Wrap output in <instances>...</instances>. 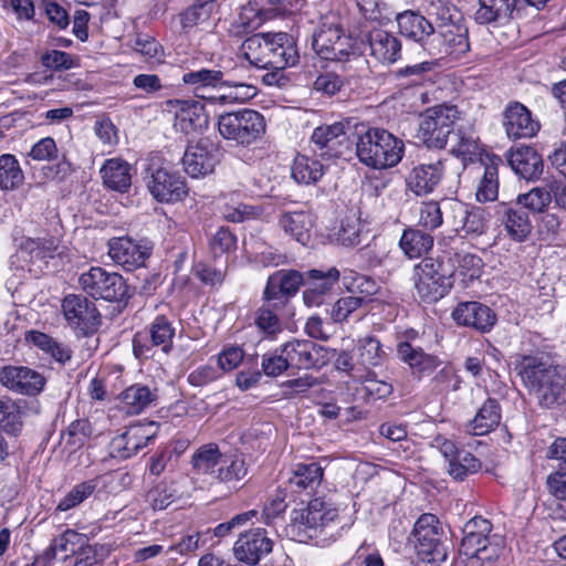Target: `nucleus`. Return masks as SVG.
Wrapping results in <instances>:
<instances>
[{
	"mask_svg": "<svg viewBox=\"0 0 566 566\" xmlns=\"http://www.w3.org/2000/svg\"><path fill=\"white\" fill-rule=\"evenodd\" d=\"M514 364L523 385L541 408L557 409L566 405V367L548 361L543 355H517Z\"/></svg>",
	"mask_w": 566,
	"mask_h": 566,
	"instance_id": "f257e3e1",
	"label": "nucleus"
},
{
	"mask_svg": "<svg viewBox=\"0 0 566 566\" xmlns=\"http://www.w3.org/2000/svg\"><path fill=\"white\" fill-rule=\"evenodd\" d=\"M356 155L361 164L377 170L396 167L405 154L403 142L387 129L368 127L357 133Z\"/></svg>",
	"mask_w": 566,
	"mask_h": 566,
	"instance_id": "f03ea898",
	"label": "nucleus"
},
{
	"mask_svg": "<svg viewBox=\"0 0 566 566\" xmlns=\"http://www.w3.org/2000/svg\"><path fill=\"white\" fill-rule=\"evenodd\" d=\"M413 546L418 559L430 566H439L448 557V545L442 523L431 514H421L412 530Z\"/></svg>",
	"mask_w": 566,
	"mask_h": 566,
	"instance_id": "7ed1b4c3",
	"label": "nucleus"
},
{
	"mask_svg": "<svg viewBox=\"0 0 566 566\" xmlns=\"http://www.w3.org/2000/svg\"><path fill=\"white\" fill-rule=\"evenodd\" d=\"M313 51L322 59L333 62H364L354 50L353 39L345 34L336 22L322 20L311 39Z\"/></svg>",
	"mask_w": 566,
	"mask_h": 566,
	"instance_id": "20e7f679",
	"label": "nucleus"
},
{
	"mask_svg": "<svg viewBox=\"0 0 566 566\" xmlns=\"http://www.w3.org/2000/svg\"><path fill=\"white\" fill-rule=\"evenodd\" d=\"M454 271L440 259L424 258L415 268V289L427 303L442 298L453 285Z\"/></svg>",
	"mask_w": 566,
	"mask_h": 566,
	"instance_id": "39448f33",
	"label": "nucleus"
},
{
	"mask_svg": "<svg viewBox=\"0 0 566 566\" xmlns=\"http://www.w3.org/2000/svg\"><path fill=\"white\" fill-rule=\"evenodd\" d=\"M218 130L230 142L249 146L265 133V120L261 113L251 108H241L218 116Z\"/></svg>",
	"mask_w": 566,
	"mask_h": 566,
	"instance_id": "423d86ee",
	"label": "nucleus"
},
{
	"mask_svg": "<svg viewBox=\"0 0 566 566\" xmlns=\"http://www.w3.org/2000/svg\"><path fill=\"white\" fill-rule=\"evenodd\" d=\"M492 524L489 520L474 516L464 524L460 552L470 559L492 562L502 551L500 537L491 535Z\"/></svg>",
	"mask_w": 566,
	"mask_h": 566,
	"instance_id": "0eeeda50",
	"label": "nucleus"
},
{
	"mask_svg": "<svg viewBox=\"0 0 566 566\" xmlns=\"http://www.w3.org/2000/svg\"><path fill=\"white\" fill-rule=\"evenodd\" d=\"M78 283L82 290L94 300L122 302L128 296V286L123 276L101 266H93L82 273Z\"/></svg>",
	"mask_w": 566,
	"mask_h": 566,
	"instance_id": "6e6552de",
	"label": "nucleus"
},
{
	"mask_svg": "<svg viewBox=\"0 0 566 566\" xmlns=\"http://www.w3.org/2000/svg\"><path fill=\"white\" fill-rule=\"evenodd\" d=\"M457 115L453 105H438L427 109L419 124L418 138L429 148H443L453 130Z\"/></svg>",
	"mask_w": 566,
	"mask_h": 566,
	"instance_id": "1a4fd4ad",
	"label": "nucleus"
},
{
	"mask_svg": "<svg viewBox=\"0 0 566 566\" xmlns=\"http://www.w3.org/2000/svg\"><path fill=\"white\" fill-rule=\"evenodd\" d=\"M61 308L67 326L76 336L92 335L101 325L102 317L95 303L85 296L69 294L62 300Z\"/></svg>",
	"mask_w": 566,
	"mask_h": 566,
	"instance_id": "9d476101",
	"label": "nucleus"
},
{
	"mask_svg": "<svg viewBox=\"0 0 566 566\" xmlns=\"http://www.w3.org/2000/svg\"><path fill=\"white\" fill-rule=\"evenodd\" d=\"M176 334L174 321L164 314L157 315L144 332H138L133 338V353L137 358L151 356L153 347H160L169 353Z\"/></svg>",
	"mask_w": 566,
	"mask_h": 566,
	"instance_id": "9b49d317",
	"label": "nucleus"
},
{
	"mask_svg": "<svg viewBox=\"0 0 566 566\" xmlns=\"http://www.w3.org/2000/svg\"><path fill=\"white\" fill-rule=\"evenodd\" d=\"M145 181L150 195L159 202H178L188 192L184 178L164 167L149 165L145 170Z\"/></svg>",
	"mask_w": 566,
	"mask_h": 566,
	"instance_id": "f8f14e48",
	"label": "nucleus"
},
{
	"mask_svg": "<svg viewBox=\"0 0 566 566\" xmlns=\"http://www.w3.org/2000/svg\"><path fill=\"white\" fill-rule=\"evenodd\" d=\"M446 218L453 230L461 237L483 234L486 220L484 210L479 207H470L464 202L448 198L442 200Z\"/></svg>",
	"mask_w": 566,
	"mask_h": 566,
	"instance_id": "ddd939ff",
	"label": "nucleus"
},
{
	"mask_svg": "<svg viewBox=\"0 0 566 566\" xmlns=\"http://www.w3.org/2000/svg\"><path fill=\"white\" fill-rule=\"evenodd\" d=\"M470 50L468 29L458 23L439 25L438 31L428 42V54L431 56H451L459 59Z\"/></svg>",
	"mask_w": 566,
	"mask_h": 566,
	"instance_id": "4468645a",
	"label": "nucleus"
},
{
	"mask_svg": "<svg viewBox=\"0 0 566 566\" xmlns=\"http://www.w3.org/2000/svg\"><path fill=\"white\" fill-rule=\"evenodd\" d=\"M306 282L305 273L296 270H279L268 277L263 291V300L272 303L275 308L283 307L290 298L296 295L301 285Z\"/></svg>",
	"mask_w": 566,
	"mask_h": 566,
	"instance_id": "2eb2a0df",
	"label": "nucleus"
},
{
	"mask_svg": "<svg viewBox=\"0 0 566 566\" xmlns=\"http://www.w3.org/2000/svg\"><path fill=\"white\" fill-rule=\"evenodd\" d=\"M290 368H321L329 360L328 349L307 339H293L281 346Z\"/></svg>",
	"mask_w": 566,
	"mask_h": 566,
	"instance_id": "dca6fc26",
	"label": "nucleus"
},
{
	"mask_svg": "<svg viewBox=\"0 0 566 566\" xmlns=\"http://www.w3.org/2000/svg\"><path fill=\"white\" fill-rule=\"evenodd\" d=\"M156 434V423H134L113 438L111 454L119 459H128L145 448Z\"/></svg>",
	"mask_w": 566,
	"mask_h": 566,
	"instance_id": "f3484780",
	"label": "nucleus"
},
{
	"mask_svg": "<svg viewBox=\"0 0 566 566\" xmlns=\"http://www.w3.org/2000/svg\"><path fill=\"white\" fill-rule=\"evenodd\" d=\"M45 382L42 374L27 366L8 365L0 370V384L20 395L35 396L44 389Z\"/></svg>",
	"mask_w": 566,
	"mask_h": 566,
	"instance_id": "a211bd4d",
	"label": "nucleus"
},
{
	"mask_svg": "<svg viewBox=\"0 0 566 566\" xmlns=\"http://www.w3.org/2000/svg\"><path fill=\"white\" fill-rule=\"evenodd\" d=\"M272 549L273 541L268 536L266 531L260 527L240 534L233 546L237 559L248 565H256Z\"/></svg>",
	"mask_w": 566,
	"mask_h": 566,
	"instance_id": "6ab92c4d",
	"label": "nucleus"
},
{
	"mask_svg": "<svg viewBox=\"0 0 566 566\" xmlns=\"http://www.w3.org/2000/svg\"><path fill=\"white\" fill-rule=\"evenodd\" d=\"M108 255L124 270L134 271L145 265L150 248L130 238H113L108 241Z\"/></svg>",
	"mask_w": 566,
	"mask_h": 566,
	"instance_id": "aec40b11",
	"label": "nucleus"
},
{
	"mask_svg": "<svg viewBox=\"0 0 566 566\" xmlns=\"http://www.w3.org/2000/svg\"><path fill=\"white\" fill-rule=\"evenodd\" d=\"M218 163V150L208 138L189 145L182 157L185 171L192 178L211 174Z\"/></svg>",
	"mask_w": 566,
	"mask_h": 566,
	"instance_id": "412c9836",
	"label": "nucleus"
},
{
	"mask_svg": "<svg viewBox=\"0 0 566 566\" xmlns=\"http://www.w3.org/2000/svg\"><path fill=\"white\" fill-rule=\"evenodd\" d=\"M446 159L415 166L406 177V187L418 197L432 193L443 179Z\"/></svg>",
	"mask_w": 566,
	"mask_h": 566,
	"instance_id": "4be33fe9",
	"label": "nucleus"
},
{
	"mask_svg": "<svg viewBox=\"0 0 566 566\" xmlns=\"http://www.w3.org/2000/svg\"><path fill=\"white\" fill-rule=\"evenodd\" d=\"M503 127L509 138H532L541 128L531 111L520 102H511L503 112Z\"/></svg>",
	"mask_w": 566,
	"mask_h": 566,
	"instance_id": "5701e85b",
	"label": "nucleus"
},
{
	"mask_svg": "<svg viewBox=\"0 0 566 566\" xmlns=\"http://www.w3.org/2000/svg\"><path fill=\"white\" fill-rule=\"evenodd\" d=\"M305 275L306 289L303 292V301L307 306L322 305L340 277V273L336 268H331L327 271L314 269L307 271Z\"/></svg>",
	"mask_w": 566,
	"mask_h": 566,
	"instance_id": "b1692460",
	"label": "nucleus"
},
{
	"mask_svg": "<svg viewBox=\"0 0 566 566\" xmlns=\"http://www.w3.org/2000/svg\"><path fill=\"white\" fill-rule=\"evenodd\" d=\"M452 318L459 324L472 327L481 333L492 329L497 318L496 314L480 302H462L452 312Z\"/></svg>",
	"mask_w": 566,
	"mask_h": 566,
	"instance_id": "393cba45",
	"label": "nucleus"
},
{
	"mask_svg": "<svg viewBox=\"0 0 566 566\" xmlns=\"http://www.w3.org/2000/svg\"><path fill=\"white\" fill-rule=\"evenodd\" d=\"M311 140L321 151V156L339 157L342 146L347 142L346 125L343 123L321 125L313 130Z\"/></svg>",
	"mask_w": 566,
	"mask_h": 566,
	"instance_id": "a878e982",
	"label": "nucleus"
},
{
	"mask_svg": "<svg viewBox=\"0 0 566 566\" xmlns=\"http://www.w3.org/2000/svg\"><path fill=\"white\" fill-rule=\"evenodd\" d=\"M397 23L402 36L419 43L428 52V42L436 30L422 14L407 10L397 15Z\"/></svg>",
	"mask_w": 566,
	"mask_h": 566,
	"instance_id": "bb28decb",
	"label": "nucleus"
},
{
	"mask_svg": "<svg viewBox=\"0 0 566 566\" xmlns=\"http://www.w3.org/2000/svg\"><path fill=\"white\" fill-rule=\"evenodd\" d=\"M507 161L516 175L530 181L539 179L544 170L542 156L530 146L512 149Z\"/></svg>",
	"mask_w": 566,
	"mask_h": 566,
	"instance_id": "cd10ccee",
	"label": "nucleus"
},
{
	"mask_svg": "<svg viewBox=\"0 0 566 566\" xmlns=\"http://www.w3.org/2000/svg\"><path fill=\"white\" fill-rule=\"evenodd\" d=\"M294 513L295 522L314 530L328 527L338 517L337 507L322 499L310 501L306 509Z\"/></svg>",
	"mask_w": 566,
	"mask_h": 566,
	"instance_id": "c85d7f7f",
	"label": "nucleus"
},
{
	"mask_svg": "<svg viewBox=\"0 0 566 566\" xmlns=\"http://www.w3.org/2000/svg\"><path fill=\"white\" fill-rule=\"evenodd\" d=\"M370 54L384 64H392L401 56V42L394 34L382 29H373L368 33Z\"/></svg>",
	"mask_w": 566,
	"mask_h": 566,
	"instance_id": "c756f323",
	"label": "nucleus"
},
{
	"mask_svg": "<svg viewBox=\"0 0 566 566\" xmlns=\"http://www.w3.org/2000/svg\"><path fill=\"white\" fill-rule=\"evenodd\" d=\"M268 39L271 50L276 57H272V70H285L295 66L300 61V53L293 35L286 32H269Z\"/></svg>",
	"mask_w": 566,
	"mask_h": 566,
	"instance_id": "7c9ffc66",
	"label": "nucleus"
},
{
	"mask_svg": "<svg viewBox=\"0 0 566 566\" xmlns=\"http://www.w3.org/2000/svg\"><path fill=\"white\" fill-rule=\"evenodd\" d=\"M268 35L269 32L258 33L242 43L241 50L244 59L256 69L272 70V57H276L275 54H272L273 44H270Z\"/></svg>",
	"mask_w": 566,
	"mask_h": 566,
	"instance_id": "2f4dec72",
	"label": "nucleus"
},
{
	"mask_svg": "<svg viewBox=\"0 0 566 566\" xmlns=\"http://www.w3.org/2000/svg\"><path fill=\"white\" fill-rule=\"evenodd\" d=\"M228 73L221 70H209L200 69L197 71H190L182 74V82L186 85L192 87L197 96L205 97L199 92L207 87H219V86H245L241 82H235L228 78Z\"/></svg>",
	"mask_w": 566,
	"mask_h": 566,
	"instance_id": "473e14b6",
	"label": "nucleus"
},
{
	"mask_svg": "<svg viewBox=\"0 0 566 566\" xmlns=\"http://www.w3.org/2000/svg\"><path fill=\"white\" fill-rule=\"evenodd\" d=\"M323 468L317 462L296 463L293 465L287 479L293 492H314L322 483Z\"/></svg>",
	"mask_w": 566,
	"mask_h": 566,
	"instance_id": "72a5a7b5",
	"label": "nucleus"
},
{
	"mask_svg": "<svg viewBox=\"0 0 566 566\" xmlns=\"http://www.w3.org/2000/svg\"><path fill=\"white\" fill-rule=\"evenodd\" d=\"M168 103L178 107L175 126L185 134L195 132L207 124V116L202 104L181 99L169 101Z\"/></svg>",
	"mask_w": 566,
	"mask_h": 566,
	"instance_id": "f704fd0d",
	"label": "nucleus"
},
{
	"mask_svg": "<svg viewBox=\"0 0 566 566\" xmlns=\"http://www.w3.org/2000/svg\"><path fill=\"white\" fill-rule=\"evenodd\" d=\"M501 418L499 401L494 398H489L479 408L475 417L467 424V432L472 436H484L500 424Z\"/></svg>",
	"mask_w": 566,
	"mask_h": 566,
	"instance_id": "c9c22d12",
	"label": "nucleus"
},
{
	"mask_svg": "<svg viewBox=\"0 0 566 566\" xmlns=\"http://www.w3.org/2000/svg\"><path fill=\"white\" fill-rule=\"evenodd\" d=\"M397 353L399 358L408 364L412 373L419 376L431 374L440 364L437 357L424 353L420 347H413L408 342L399 343Z\"/></svg>",
	"mask_w": 566,
	"mask_h": 566,
	"instance_id": "e433bc0d",
	"label": "nucleus"
},
{
	"mask_svg": "<svg viewBox=\"0 0 566 566\" xmlns=\"http://www.w3.org/2000/svg\"><path fill=\"white\" fill-rule=\"evenodd\" d=\"M60 241L54 238H23L19 244V253L24 260L35 263L53 259L59 254Z\"/></svg>",
	"mask_w": 566,
	"mask_h": 566,
	"instance_id": "4c0bfd02",
	"label": "nucleus"
},
{
	"mask_svg": "<svg viewBox=\"0 0 566 566\" xmlns=\"http://www.w3.org/2000/svg\"><path fill=\"white\" fill-rule=\"evenodd\" d=\"M501 220L507 235L515 242H524L532 232L528 213L522 207L504 206Z\"/></svg>",
	"mask_w": 566,
	"mask_h": 566,
	"instance_id": "58836bf2",
	"label": "nucleus"
},
{
	"mask_svg": "<svg viewBox=\"0 0 566 566\" xmlns=\"http://www.w3.org/2000/svg\"><path fill=\"white\" fill-rule=\"evenodd\" d=\"M104 185L115 191L125 192L132 185L130 166L123 159H107L101 168Z\"/></svg>",
	"mask_w": 566,
	"mask_h": 566,
	"instance_id": "ea45409f",
	"label": "nucleus"
},
{
	"mask_svg": "<svg viewBox=\"0 0 566 566\" xmlns=\"http://www.w3.org/2000/svg\"><path fill=\"white\" fill-rule=\"evenodd\" d=\"M280 227L285 233L293 237L297 242L305 245L310 240V230L313 221L306 211H291L282 213Z\"/></svg>",
	"mask_w": 566,
	"mask_h": 566,
	"instance_id": "a19ab883",
	"label": "nucleus"
},
{
	"mask_svg": "<svg viewBox=\"0 0 566 566\" xmlns=\"http://www.w3.org/2000/svg\"><path fill=\"white\" fill-rule=\"evenodd\" d=\"M85 542H87V538L84 534L67 528L52 539L50 546L45 549V557L52 559L61 554L62 558L66 559L74 555Z\"/></svg>",
	"mask_w": 566,
	"mask_h": 566,
	"instance_id": "79ce46f5",
	"label": "nucleus"
},
{
	"mask_svg": "<svg viewBox=\"0 0 566 566\" xmlns=\"http://www.w3.org/2000/svg\"><path fill=\"white\" fill-rule=\"evenodd\" d=\"M222 455L216 443L203 444L192 453L191 469L196 474H208L214 478Z\"/></svg>",
	"mask_w": 566,
	"mask_h": 566,
	"instance_id": "37998d69",
	"label": "nucleus"
},
{
	"mask_svg": "<svg viewBox=\"0 0 566 566\" xmlns=\"http://www.w3.org/2000/svg\"><path fill=\"white\" fill-rule=\"evenodd\" d=\"M399 245L409 259L421 258L432 249L433 237L422 230L408 228L402 232Z\"/></svg>",
	"mask_w": 566,
	"mask_h": 566,
	"instance_id": "c03bdc74",
	"label": "nucleus"
},
{
	"mask_svg": "<svg viewBox=\"0 0 566 566\" xmlns=\"http://www.w3.org/2000/svg\"><path fill=\"white\" fill-rule=\"evenodd\" d=\"M520 0H479L480 8L475 12V20L481 24L509 19Z\"/></svg>",
	"mask_w": 566,
	"mask_h": 566,
	"instance_id": "a18cd8bd",
	"label": "nucleus"
},
{
	"mask_svg": "<svg viewBox=\"0 0 566 566\" xmlns=\"http://www.w3.org/2000/svg\"><path fill=\"white\" fill-rule=\"evenodd\" d=\"M155 394L144 385H132L119 396L122 408L126 413L137 415L144 411L155 399Z\"/></svg>",
	"mask_w": 566,
	"mask_h": 566,
	"instance_id": "49530a36",
	"label": "nucleus"
},
{
	"mask_svg": "<svg viewBox=\"0 0 566 566\" xmlns=\"http://www.w3.org/2000/svg\"><path fill=\"white\" fill-rule=\"evenodd\" d=\"M292 178L300 185H314L324 175L321 161L304 155H297L291 168Z\"/></svg>",
	"mask_w": 566,
	"mask_h": 566,
	"instance_id": "de8ad7c7",
	"label": "nucleus"
},
{
	"mask_svg": "<svg viewBox=\"0 0 566 566\" xmlns=\"http://www.w3.org/2000/svg\"><path fill=\"white\" fill-rule=\"evenodd\" d=\"M248 474L245 460L239 454H223L214 479L222 483L235 485Z\"/></svg>",
	"mask_w": 566,
	"mask_h": 566,
	"instance_id": "09e8293b",
	"label": "nucleus"
},
{
	"mask_svg": "<svg viewBox=\"0 0 566 566\" xmlns=\"http://www.w3.org/2000/svg\"><path fill=\"white\" fill-rule=\"evenodd\" d=\"M270 0H251L241 7L239 13V23L245 31L258 29L265 20L271 17L272 9L266 8Z\"/></svg>",
	"mask_w": 566,
	"mask_h": 566,
	"instance_id": "8fccbe9b",
	"label": "nucleus"
},
{
	"mask_svg": "<svg viewBox=\"0 0 566 566\" xmlns=\"http://www.w3.org/2000/svg\"><path fill=\"white\" fill-rule=\"evenodd\" d=\"M24 181V174L18 159L11 154L0 156V189L15 190Z\"/></svg>",
	"mask_w": 566,
	"mask_h": 566,
	"instance_id": "3c124183",
	"label": "nucleus"
},
{
	"mask_svg": "<svg viewBox=\"0 0 566 566\" xmlns=\"http://www.w3.org/2000/svg\"><path fill=\"white\" fill-rule=\"evenodd\" d=\"M359 363L365 367L379 366L385 357L386 352L379 339L375 336H365L359 338L356 345Z\"/></svg>",
	"mask_w": 566,
	"mask_h": 566,
	"instance_id": "603ef678",
	"label": "nucleus"
},
{
	"mask_svg": "<svg viewBox=\"0 0 566 566\" xmlns=\"http://www.w3.org/2000/svg\"><path fill=\"white\" fill-rule=\"evenodd\" d=\"M499 195V170L497 165L491 160V164L484 166L483 176L476 187L475 197L479 202H489L496 200Z\"/></svg>",
	"mask_w": 566,
	"mask_h": 566,
	"instance_id": "864d4df0",
	"label": "nucleus"
},
{
	"mask_svg": "<svg viewBox=\"0 0 566 566\" xmlns=\"http://www.w3.org/2000/svg\"><path fill=\"white\" fill-rule=\"evenodd\" d=\"M99 479H91L74 485L63 499L60 500L56 509L61 512L69 511L90 497L98 486Z\"/></svg>",
	"mask_w": 566,
	"mask_h": 566,
	"instance_id": "5fc2aeb1",
	"label": "nucleus"
},
{
	"mask_svg": "<svg viewBox=\"0 0 566 566\" xmlns=\"http://www.w3.org/2000/svg\"><path fill=\"white\" fill-rule=\"evenodd\" d=\"M343 281L346 289L352 293L360 294L358 297H364L365 303L370 301V297L379 290V285L374 279L354 271L345 272Z\"/></svg>",
	"mask_w": 566,
	"mask_h": 566,
	"instance_id": "6e6d98bb",
	"label": "nucleus"
},
{
	"mask_svg": "<svg viewBox=\"0 0 566 566\" xmlns=\"http://www.w3.org/2000/svg\"><path fill=\"white\" fill-rule=\"evenodd\" d=\"M23 427L22 412L11 399H0V429L9 434H18Z\"/></svg>",
	"mask_w": 566,
	"mask_h": 566,
	"instance_id": "4d7b16f0",
	"label": "nucleus"
},
{
	"mask_svg": "<svg viewBox=\"0 0 566 566\" xmlns=\"http://www.w3.org/2000/svg\"><path fill=\"white\" fill-rule=\"evenodd\" d=\"M481 469V462L472 453L464 450L448 463V473L454 480H464L469 474H474Z\"/></svg>",
	"mask_w": 566,
	"mask_h": 566,
	"instance_id": "13d9d810",
	"label": "nucleus"
},
{
	"mask_svg": "<svg viewBox=\"0 0 566 566\" xmlns=\"http://www.w3.org/2000/svg\"><path fill=\"white\" fill-rule=\"evenodd\" d=\"M443 214H446V212L442 201H424L419 208L418 223L426 230H436L442 226Z\"/></svg>",
	"mask_w": 566,
	"mask_h": 566,
	"instance_id": "bf43d9fd",
	"label": "nucleus"
},
{
	"mask_svg": "<svg viewBox=\"0 0 566 566\" xmlns=\"http://www.w3.org/2000/svg\"><path fill=\"white\" fill-rule=\"evenodd\" d=\"M177 499L174 483L159 482L147 493V501L154 510H165Z\"/></svg>",
	"mask_w": 566,
	"mask_h": 566,
	"instance_id": "052dcab7",
	"label": "nucleus"
},
{
	"mask_svg": "<svg viewBox=\"0 0 566 566\" xmlns=\"http://www.w3.org/2000/svg\"><path fill=\"white\" fill-rule=\"evenodd\" d=\"M92 428L86 419L72 421L62 432V439L72 449L81 448L90 438Z\"/></svg>",
	"mask_w": 566,
	"mask_h": 566,
	"instance_id": "680f3d73",
	"label": "nucleus"
},
{
	"mask_svg": "<svg viewBox=\"0 0 566 566\" xmlns=\"http://www.w3.org/2000/svg\"><path fill=\"white\" fill-rule=\"evenodd\" d=\"M552 202L551 191L536 187L526 193L518 195L517 207L526 208L533 212H543Z\"/></svg>",
	"mask_w": 566,
	"mask_h": 566,
	"instance_id": "e2e57ef3",
	"label": "nucleus"
},
{
	"mask_svg": "<svg viewBox=\"0 0 566 566\" xmlns=\"http://www.w3.org/2000/svg\"><path fill=\"white\" fill-rule=\"evenodd\" d=\"M272 303L261 306L255 316V325L266 335H274L281 332V322Z\"/></svg>",
	"mask_w": 566,
	"mask_h": 566,
	"instance_id": "0e129e2a",
	"label": "nucleus"
},
{
	"mask_svg": "<svg viewBox=\"0 0 566 566\" xmlns=\"http://www.w3.org/2000/svg\"><path fill=\"white\" fill-rule=\"evenodd\" d=\"M365 303L364 297L345 296L334 303L331 310L333 323H343Z\"/></svg>",
	"mask_w": 566,
	"mask_h": 566,
	"instance_id": "69168bd1",
	"label": "nucleus"
},
{
	"mask_svg": "<svg viewBox=\"0 0 566 566\" xmlns=\"http://www.w3.org/2000/svg\"><path fill=\"white\" fill-rule=\"evenodd\" d=\"M337 241L345 247H354L360 242V223L354 217L342 220L337 231Z\"/></svg>",
	"mask_w": 566,
	"mask_h": 566,
	"instance_id": "338daca9",
	"label": "nucleus"
},
{
	"mask_svg": "<svg viewBox=\"0 0 566 566\" xmlns=\"http://www.w3.org/2000/svg\"><path fill=\"white\" fill-rule=\"evenodd\" d=\"M235 245L237 238L228 228L221 227L210 239V249L216 256L233 251Z\"/></svg>",
	"mask_w": 566,
	"mask_h": 566,
	"instance_id": "774afa93",
	"label": "nucleus"
}]
</instances>
